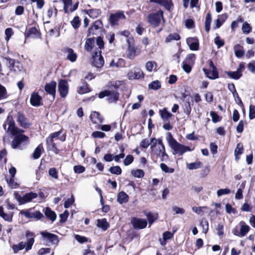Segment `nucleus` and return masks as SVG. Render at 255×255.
Here are the masks:
<instances>
[{
  "instance_id": "nucleus-1",
  "label": "nucleus",
  "mask_w": 255,
  "mask_h": 255,
  "mask_svg": "<svg viewBox=\"0 0 255 255\" xmlns=\"http://www.w3.org/2000/svg\"><path fill=\"white\" fill-rule=\"evenodd\" d=\"M6 132L10 136H13L11 143L13 149L22 150L29 143V137L23 134L24 130L16 125L12 117L8 116L3 125Z\"/></svg>"
},
{
  "instance_id": "nucleus-2",
  "label": "nucleus",
  "mask_w": 255,
  "mask_h": 255,
  "mask_svg": "<svg viewBox=\"0 0 255 255\" xmlns=\"http://www.w3.org/2000/svg\"><path fill=\"white\" fill-rule=\"evenodd\" d=\"M166 139L170 146L173 150L174 154H178L179 155H182L185 152L191 150L189 147L178 143L173 137L170 132L167 133Z\"/></svg>"
},
{
  "instance_id": "nucleus-3",
  "label": "nucleus",
  "mask_w": 255,
  "mask_h": 255,
  "mask_svg": "<svg viewBox=\"0 0 255 255\" xmlns=\"http://www.w3.org/2000/svg\"><path fill=\"white\" fill-rule=\"evenodd\" d=\"M25 235L27 238L26 242H21L12 246L14 253H17L23 249H25L26 251H28L32 248L34 242V235L32 233L27 231L26 232Z\"/></svg>"
},
{
  "instance_id": "nucleus-4",
  "label": "nucleus",
  "mask_w": 255,
  "mask_h": 255,
  "mask_svg": "<svg viewBox=\"0 0 255 255\" xmlns=\"http://www.w3.org/2000/svg\"><path fill=\"white\" fill-rule=\"evenodd\" d=\"M155 142L151 146V148L155 153L160 156L162 161L165 160L168 158V155L165 152V147L162 143V139L158 138L155 139Z\"/></svg>"
},
{
  "instance_id": "nucleus-5",
  "label": "nucleus",
  "mask_w": 255,
  "mask_h": 255,
  "mask_svg": "<svg viewBox=\"0 0 255 255\" xmlns=\"http://www.w3.org/2000/svg\"><path fill=\"white\" fill-rule=\"evenodd\" d=\"M161 19L164 21L163 12L162 11L151 13L147 16V21L150 23L151 26L153 27L159 26L161 23Z\"/></svg>"
},
{
  "instance_id": "nucleus-6",
  "label": "nucleus",
  "mask_w": 255,
  "mask_h": 255,
  "mask_svg": "<svg viewBox=\"0 0 255 255\" xmlns=\"http://www.w3.org/2000/svg\"><path fill=\"white\" fill-rule=\"evenodd\" d=\"M126 18L124 11L119 10L110 15L109 21L112 26L118 25L120 20L125 19Z\"/></svg>"
},
{
  "instance_id": "nucleus-7",
  "label": "nucleus",
  "mask_w": 255,
  "mask_h": 255,
  "mask_svg": "<svg viewBox=\"0 0 255 255\" xmlns=\"http://www.w3.org/2000/svg\"><path fill=\"white\" fill-rule=\"evenodd\" d=\"M98 95L100 99L108 97V100L110 103L117 101L119 98V94L117 92H111L109 91L101 92Z\"/></svg>"
},
{
  "instance_id": "nucleus-8",
  "label": "nucleus",
  "mask_w": 255,
  "mask_h": 255,
  "mask_svg": "<svg viewBox=\"0 0 255 255\" xmlns=\"http://www.w3.org/2000/svg\"><path fill=\"white\" fill-rule=\"evenodd\" d=\"M92 63L93 65L97 68H101L104 64V60L101 55V51H96L93 55Z\"/></svg>"
},
{
  "instance_id": "nucleus-9",
  "label": "nucleus",
  "mask_w": 255,
  "mask_h": 255,
  "mask_svg": "<svg viewBox=\"0 0 255 255\" xmlns=\"http://www.w3.org/2000/svg\"><path fill=\"white\" fill-rule=\"evenodd\" d=\"M240 231H239L237 229H234L233 231L234 235L240 237H243L245 236L249 232L250 227L247 225L245 222L241 221L240 223Z\"/></svg>"
},
{
  "instance_id": "nucleus-10",
  "label": "nucleus",
  "mask_w": 255,
  "mask_h": 255,
  "mask_svg": "<svg viewBox=\"0 0 255 255\" xmlns=\"http://www.w3.org/2000/svg\"><path fill=\"white\" fill-rule=\"evenodd\" d=\"M40 234L45 241L50 242L52 244H58L59 240L57 235L46 231L41 232Z\"/></svg>"
},
{
  "instance_id": "nucleus-11",
  "label": "nucleus",
  "mask_w": 255,
  "mask_h": 255,
  "mask_svg": "<svg viewBox=\"0 0 255 255\" xmlns=\"http://www.w3.org/2000/svg\"><path fill=\"white\" fill-rule=\"evenodd\" d=\"M16 121L18 123V125L23 128H28L30 126L29 120L25 117L24 115L21 112L17 113L16 115Z\"/></svg>"
},
{
  "instance_id": "nucleus-12",
  "label": "nucleus",
  "mask_w": 255,
  "mask_h": 255,
  "mask_svg": "<svg viewBox=\"0 0 255 255\" xmlns=\"http://www.w3.org/2000/svg\"><path fill=\"white\" fill-rule=\"evenodd\" d=\"M127 76L129 80L138 79L143 78L144 74L141 69L134 68L128 71Z\"/></svg>"
},
{
  "instance_id": "nucleus-13",
  "label": "nucleus",
  "mask_w": 255,
  "mask_h": 255,
  "mask_svg": "<svg viewBox=\"0 0 255 255\" xmlns=\"http://www.w3.org/2000/svg\"><path fill=\"white\" fill-rule=\"evenodd\" d=\"M68 85L67 81L65 80H60L58 82V91L60 96L65 98L68 93Z\"/></svg>"
},
{
  "instance_id": "nucleus-14",
  "label": "nucleus",
  "mask_w": 255,
  "mask_h": 255,
  "mask_svg": "<svg viewBox=\"0 0 255 255\" xmlns=\"http://www.w3.org/2000/svg\"><path fill=\"white\" fill-rule=\"evenodd\" d=\"M131 223L134 229H142L147 226V221L145 219L135 217L132 218Z\"/></svg>"
},
{
  "instance_id": "nucleus-15",
  "label": "nucleus",
  "mask_w": 255,
  "mask_h": 255,
  "mask_svg": "<svg viewBox=\"0 0 255 255\" xmlns=\"http://www.w3.org/2000/svg\"><path fill=\"white\" fill-rule=\"evenodd\" d=\"M20 213L27 218H34L36 220H40L43 217V214L38 211L31 213L30 212V210H26L21 211Z\"/></svg>"
},
{
  "instance_id": "nucleus-16",
  "label": "nucleus",
  "mask_w": 255,
  "mask_h": 255,
  "mask_svg": "<svg viewBox=\"0 0 255 255\" xmlns=\"http://www.w3.org/2000/svg\"><path fill=\"white\" fill-rule=\"evenodd\" d=\"M56 82L51 81L45 85L44 89L46 93L52 96L53 99H54L56 93Z\"/></svg>"
},
{
  "instance_id": "nucleus-17",
  "label": "nucleus",
  "mask_w": 255,
  "mask_h": 255,
  "mask_svg": "<svg viewBox=\"0 0 255 255\" xmlns=\"http://www.w3.org/2000/svg\"><path fill=\"white\" fill-rule=\"evenodd\" d=\"M61 133V130L55 132L54 133H51L47 138H46V143L49 147H50L53 149H56L55 144L53 142V139L55 138L58 137L60 133Z\"/></svg>"
},
{
  "instance_id": "nucleus-18",
  "label": "nucleus",
  "mask_w": 255,
  "mask_h": 255,
  "mask_svg": "<svg viewBox=\"0 0 255 255\" xmlns=\"http://www.w3.org/2000/svg\"><path fill=\"white\" fill-rule=\"evenodd\" d=\"M42 98L38 93L33 92L32 93L30 98V103L31 105L34 107H38L41 105Z\"/></svg>"
},
{
  "instance_id": "nucleus-19",
  "label": "nucleus",
  "mask_w": 255,
  "mask_h": 255,
  "mask_svg": "<svg viewBox=\"0 0 255 255\" xmlns=\"http://www.w3.org/2000/svg\"><path fill=\"white\" fill-rule=\"evenodd\" d=\"M186 43L191 50H198L199 49L198 39L196 37H189L186 39Z\"/></svg>"
},
{
  "instance_id": "nucleus-20",
  "label": "nucleus",
  "mask_w": 255,
  "mask_h": 255,
  "mask_svg": "<svg viewBox=\"0 0 255 255\" xmlns=\"http://www.w3.org/2000/svg\"><path fill=\"white\" fill-rule=\"evenodd\" d=\"M140 52L139 49L131 46L129 44L127 56L128 59L132 60L135 56L139 54Z\"/></svg>"
},
{
  "instance_id": "nucleus-21",
  "label": "nucleus",
  "mask_w": 255,
  "mask_h": 255,
  "mask_svg": "<svg viewBox=\"0 0 255 255\" xmlns=\"http://www.w3.org/2000/svg\"><path fill=\"white\" fill-rule=\"evenodd\" d=\"M64 53L66 54L67 59L72 62L76 61L77 55L74 50L70 48H66L64 49Z\"/></svg>"
},
{
  "instance_id": "nucleus-22",
  "label": "nucleus",
  "mask_w": 255,
  "mask_h": 255,
  "mask_svg": "<svg viewBox=\"0 0 255 255\" xmlns=\"http://www.w3.org/2000/svg\"><path fill=\"white\" fill-rule=\"evenodd\" d=\"M37 194L35 193L30 192L26 193L21 199L20 204H24L27 202L31 201L33 199L37 198Z\"/></svg>"
},
{
  "instance_id": "nucleus-23",
  "label": "nucleus",
  "mask_w": 255,
  "mask_h": 255,
  "mask_svg": "<svg viewBox=\"0 0 255 255\" xmlns=\"http://www.w3.org/2000/svg\"><path fill=\"white\" fill-rule=\"evenodd\" d=\"M129 197L124 191H121L119 193L117 196V201L120 204L126 203L128 202Z\"/></svg>"
},
{
  "instance_id": "nucleus-24",
  "label": "nucleus",
  "mask_w": 255,
  "mask_h": 255,
  "mask_svg": "<svg viewBox=\"0 0 255 255\" xmlns=\"http://www.w3.org/2000/svg\"><path fill=\"white\" fill-rule=\"evenodd\" d=\"M150 2L163 5L167 9H170L172 6L171 0H150Z\"/></svg>"
},
{
  "instance_id": "nucleus-25",
  "label": "nucleus",
  "mask_w": 255,
  "mask_h": 255,
  "mask_svg": "<svg viewBox=\"0 0 255 255\" xmlns=\"http://www.w3.org/2000/svg\"><path fill=\"white\" fill-rule=\"evenodd\" d=\"M159 113L162 120L164 122H168L169 119L172 116V115L168 112L166 108L160 110Z\"/></svg>"
},
{
  "instance_id": "nucleus-26",
  "label": "nucleus",
  "mask_w": 255,
  "mask_h": 255,
  "mask_svg": "<svg viewBox=\"0 0 255 255\" xmlns=\"http://www.w3.org/2000/svg\"><path fill=\"white\" fill-rule=\"evenodd\" d=\"M102 26V22L101 21L98 20L95 21L89 29V32L93 34H96V31Z\"/></svg>"
},
{
  "instance_id": "nucleus-27",
  "label": "nucleus",
  "mask_w": 255,
  "mask_h": 255,
  "mask_svg": "<svg viewBox=\"0 0 255 255\" xmlns=\"http://www.w3.org/2000/svg\"><path fill=\"white\" fill-rule=\"evenodd\" d=\"M235 55L238 58H241L245 54L243 47L239 44H236L234 46Z\"/></svg>"
},
{
  "instance_id": "nucleus-28",
  "label": "nucleus",
  "mask_w": 255,
  "mask_h": 255,
  "mask_svg": "<svg viewBox=\"0 0 255 255\" xmlns=\"http://www.w3.org/2000/svg\"><path fill=\"white\" fill-rule=\"evenodd\" d=\"M203 71L207 77L211 79H215L218 78V74L216 69L208 70L203 69Z\"/></svg>"
},
{
  "instance_id": "nucleus-29",
  "label": "nucleus",
  "mask_w": 255,
  "mask_h": 255,
  "mask_svg": "<svg viewBox=\"0 0 255 255\" xmlns=\"http://www.w3.org/2000/svg\"><path fill=\"white\" fill-rule=\"evenodd\" d=\"M45 216L50 219L52 222H54L56 218V214L54 211H52L49 208H46L44 212Z\"/></svg>"
},
{
  "instance_id": "nucleus-30",
  "label": "nucleus",
  "mask_w": 255,
  "mask_h": 255,
  "mask_svg": "<svg viewBox=\"0 0 255 255\" xmlns=\"http://www.w3.org/2000/svg\"><path fill=\"white\" fill-rule=\"evenodd\" d=\"M97 226L103 231H106L109 227V224L106 219H99L97 221Z\"/></svg>"
},
{
  "instance_id": "nucleus-31",
  "label": "nucleus",
  "mask_w": 255,
  "mask_h": 255,
  "mask_svg": "<svg viewBox=\"0 0 255 255\" xmlns=\"http://www.w3.org/2000/svg\"><path fill=\"white\" fill-rule=\"evenodd\" d=\"M95 44V40L94 38H88L85 42V48L88 51H90L93 48Z\"/></svg>"
},
{
  "instance_id": "nucleus-32",
  "label": "nucleus",
  "mask_w": 255,
  "mask_h": 255,
  "mask_svg": "<svg viewBox=\"0 0 255 255\" xmlns=\"http://www.w3.org/2000/svg\"><path fill=\"white\" fill-rule=\"evenodd\" d=\"M202 165L203 164L201 162L197 161L187 164V167L190 170H194L202 167Z\"/></svg>"
},
{
  "instance_id": "nucleus-33",
  "label": "nucleus",
  "mask_w": 255,
  "mask_h": 255,
  "mask_svg": "<svg viewBox=\"0 0 255 255\" xmlns=\"http://www.w3.org/2000/svg\"><path fill=\"white\" fill-rule=\"evenodd\" d=\"M157 67L156 63L154 61H149L146 62L145 68L147 71L151 72L155 70Z\"/></svg>"
},
{
  "instance_id": "nucleus-34",
  "label": "nucleus",
  "mask_w": 255,
  "mask_h": 255,
  "mask_svg": "<svg viewBox=\"0 0 255 255\" xmlns=\"http://www.w3.org/2000/svg\"><path fill=\"white\" fill-rule=\"evenodd\" d=\"M161 88V83L158 80H155L148 85V88L154 90H157Z\"/></svg>"
},
{
  "instance_id": "nucleus-35",
  "label": "nucleus",
  "mask_w": 255,
  "mask_h": 255,
  "mask_svg": "<svg viewBox=\"0 0 255 255\" xmlns=\"http://www.w3.org/2000/svg\"><path fill=\"white\" fill-rule=\"evenodd\" d=\"M43 150V146L41 144L39 145L34 150L32 155L34 159H38L41 154V151Z\"/></svg>"
},
{
  "instance_id": "nucleus-36",
  "label": "nucleus",
  "mask_w": 255,
  "mask_h": 255,
  "mask_svg": "<svg viewBox=\"0 0 255 255\" xmlns=\"http://www.w3.org/2000/svg\"><path fill=\"white\" fill-rule=\"evenodd\" d=\"M90 91V89L88 86L87 83H84L83 85L80 86L78 90V92L80 94H84L88 93Z\"/></svg>"
},
{
  "instance_id": "nucleus-37",
  "label": "nucleus",
  "mask_w": 255,
  "mask_h": 255,
  "mask_svg": "<svg viewBox=\"0 0 255 255\" xmlns=\"http://www.w3.org/2000/svg\"><path fill=\"white\" fill-rule=\"evenodd\" d=\"M226 74L229 77L236 80L239 79L242 76V74L237 70L234 72H227Z\"/></svg>"
},
{
  "instance_id": "nucleus-38",
  "label": "nucleus",
  "mask_w": 255,
  "mask_h": 255,
  "mask_svg": "<svg viewBox=\"0 0 255 255\" xmlns=\"http://www.w3.org/2000/svg\"><path fill=\"white\" fill-rule=\"evenodd\" d=\"M155 138H152L150 139L149 141L147 139H143L140 142V146L143 148H146L150 143H154L153 141L155 140Z\"/></svg>"
},
{
  "instance_id": "nucleus-39",
  "label": "nucleus",
  "mask_w": 255,
  "mask_h": 255,
  "mask_svg": "<svg viewBox=\"0 0 255 255\" xmlns=\"http://www.w3.org/2000/svg\"><path fill=\"white\" fill-rule=\"evenodd\" d=\"M71 24L74 29H76L78 28L81 25V21L79 16H75L74 18L71 20Z\"/></svg>"
},
{
  "instance_id": "nucleus-40",
  "label": "nucleus",
  "mask_w": 255,
  "mask_h": 255,
  "mask_svg": "<svg viewBox=\"0 0 255 255\" xmlns=\"http://www.w3.org/2000/svg\"><path fill=\"white\" fill-rule=\"evenodd\" d=\"M8 95L5 88L0 84V101L6 99Z\"/></svg>"
},
{
  "instance_id": "nucleus-41",
  "label": "nucleus",
  "mask_w": 255,
  "mask_h": 255,
  "mask_svg": "<svg viewBox=\"0 0 255 255\" xmlns=\"http://www.w3.org/2000/svg\"><path fill=\"white\" fill-rule=\"evenodd\" d=\"M4 60L6 61V63H7L9 70L11 71L14 67L15 64H16V62H15L14 59L10 58H4Z\"/></svg>"
},
{
  "instance_id": "nucleus-42",
  "label": "nucleus",
  "mask_w": 255,
  "mask_h": 255,
  "mask_svg": "<svg viewBox=\"0 0 255 255\" xmlns=\"http://www.w3.org/2000/svg\"><path fill=\"white\" fill-rule=\"evenodd\" d=\"M4 60L6 61V63H7L9 70L11 71L14 67L15 64H16V62H15L14 59L10 58H4Z\"/></svg>"
},
{
  "instance_id": "nucleus-43",
  "label": "nucleus",
  "mask_w": 255,
  "mask_h": 255,
  "mask_svg": "<svg viewBox=\"0 0 255 255\" xmlns=\"http://www.w3.org/2000/svg\"><path fill=\"white\" fill-rule=\"evenodd\" d=\"M109 171L114 174L120 175L122 173V169L119 166H112L110 168Z\"/></svg>"
},
{
  "instance_id": "nucleus-44",
  "label": "nucleus",
  "mask_w": 255,
  "mask_h": 255,
  "mask_svg": "<svg viewBox=\"0 0 255 255\" xmlns=\"http://www.w3.org/2000/svg\"><path fill=\"white\" fill-rule=\"evenodd\" d=\"M211 22V15L210 13H208L206 15V20L205 22V30L207 32L210 30V25Z\"/></svg>"
},
{
  "instance_id": "nucleus-45",
  "label": "nucleus",
  "mask_w": 255,
  "mask_h": 255,
  "mask_svg": "<svg viewBox=\"0 0 255 255\" xmlns=\"http://www.w3.org/2000/svg\"><path fill=\"white\" fill-rule=\"evenodd\" d=\"M39 35V32L35 27L30 28L28 32V36L31 37H36Z\"/></svg>"
},
{
  "instance_id": "nucleus-46",
  "label": "nucleus",
  "mask_w": 255,
  "mask_h": 255,
  "mask_svg": "<svg viewBox=\"0 0 255 255\" xmlns=\"http://www.w3.org/2000/svg\"><path fill=\"white\" fill-rule=\"evenodd\" d=\"M120 150H121V153H120L119 154L114 156V158H113L114 160L117 162H118L121 159L123 158L125 156V154L124 153V150H125L124 147L123 146H121L120 147Z\"/></svg>"
},
{
  "instance_id": "nucleus-47",
  "label": "nucleus",
  "mask_w": 255,
  "mask_h": 255,
  "mask_svg": "<svg viewBox=\"0 0 255 255\" xmlns=\"http://www.w3.org/2000/svg\"><path fill=\"white\" fill-rule=\"evenodd\" d=\"M180 38V36L179 34L177 33H174L172 34H170L168 35L165 39V41L166 42H170L171 40H178Z\"/></svg>"
},
{
  "instance_id": "nucleus-48",
  "label": "nucleus",
  "mask_w": 255,
  "mask_h": 255,
  "mask_svg": "<svg viewBox=\"0 0 255 255\" xmlns=\"http://www.w3.org/2000/svg\"><path fill=\"white\" fill-rule=\"evenodd\" d=\"M193 64H190L189 63L183 61L182 63V68L183 70L187 73H189L191 72Z\"/></svg>"
},
{
  "instance_id": "nucleus-49",
  "label": "nucleus",
  "mask_w": 255,
  "mask_h": 255,
  "mask_svg": "<svg viewBox=\"0 0 255 255\" xmlns=\"http://www.w3.org/2000/svg\"><path fill=\"white\" fill-rule=\"evenodd\" d=\"M242 30L244 33L248 34L252 31V27L248 23L245 22L243 24Z\"/></svg>"
},
{
  "instance_id": "nucleus-50",
  "label": "nucleus",
  "mask_w": 255,
  "mask_h": 255,
  "mask_svg": "<svg viewBox=\"0 0 255 255\" xmlns=\"http://www.w3.org/2000/svg\"><path fill=\"white\" fill-rule=\"evenodd\" d=\"M49 174L53 178L57 179L58 178V172L55 168H51L48 171Z\"/></svg>"
},
{
  "instance_id": "nucleus-51",
  "label": "nucleus",
  "mask_w": 255,
  "mask_h": 255,
  "mask_svg": "<svg viewBox=\"0 0 255 255\" xmlns=\"http://www.w3.org/2000/svg\"><path fill=\"white\" fill-rule=\"evenodd\" d=\"M100 115L96 112H94L91 115V119L92 122L94 123H97L98 122H101L100 119L99 118Z\"/></svg>"
},
{
  "instance_id": "nucleus-52",
  "label": "nucleus",
  "mask_w": 255,
  "mask_h": 255,
  "mask_svg": "<svg viewBox=\"0 0 255 255\" xmlns=\"http://www.w3.org/2000/svg\"><path fill=\"white\" fill-rule=\"evenodd\" d=\"M195 60V55L194 54H189L187 55L184 62L194 65Z\"/></svg>"
},
{
  "instance_id": "nucleus-53",
  "label": "nucleus",
  "mask_w": 255,
  "mask_h": 255,
  "mask_svg": "<svg viewBox=\"0 0 255 255\" xmlns=\"http://www.w3.org/2000/svg\"><path fill=\"white\" fill-rule=\"evenodd\" d=\"M241 186H242V187L239 188L236 193L235 199L237 200H240L243 198V191L245 186L242 184Z\"/></svg>"
},
{
  "instance_id": "nucleus-54",
  "label": "nucleus",
  "mask_w": 255,
  "mask_h": 255,
  "mask_svg": "<svg viewBox=\"0 0 255 255\" xmlns=\"http://www.w3.org/2000/svg\"><path fill=\"white\" fill-rule=\"evenodd\" d=\"M133 176L137 178H141L144 176V173L141 169H137L131 171Z\"/></svg>"
},
{
  "instance_id": "nucleus-55",
  "label": "nucleus",
  "mask_w": 255,
  "mask_h": 255,
  "mask_svg": "<svg viewBox=\"0 0 255 255\" xmlns=\"http://www.w3.org/2000/svg\"><path fill=\"white\" fill-rule=\"evenodd\" d=\"M23 70V66L22 65L19 63V62H16V64L14 66V67L13 68V69L11 70V71H13L15 72V73H18L19 72H20Z\"/></svg>"
},
{
  "instance_id": "nucleus-56",
  "label": "nucleus",
  "mask_w": 255,
  "mask_h": 255,
  "mask_svg": "<svg viewBox=\"0 0 255 255\" xmlns=\"http://www.w3.org/2000/svg\"><path fill=\"white\" fill-rule=\"evenodd\" d=\"M231 193V190L229 188L220 189L217 190V194L218 197L224 195L229 194Z\"/></svg>"
},
{
  "instance_id": "nucleus-57",
  "label": "nucleus",
  "mask_w": 255,
  "mask_h": 255,
  "mask_svg": "<svg viewBox=\"0 0 255 255\" xmlns=\"http://www.w3.org/2000/svg\"><path fill=\"white\" fill-rule=\"evenodd\" d=\"M64 3V9L66 13L69 12V7L72 5V0H61Z\"/></svg>"
},
{
  "instance_id": "nucleus-58",
  "label": "nucleus",
  "mask_w": 255,
  "mask_h": 255,
  "mask_svg": "<svg viewBox=\"0 0 255 255\" xmlns=\"http://www.w3.org/2000/svg\"><path fill=\"white\" fill-rule=\"evenodd\" d=\"M243 145L241 143L237 144V147L235 150V154L236 156L240 155L243 153Z\"/></svg>"
},
{
  "instance_id": "nucleus-59",
  "label": "nucleus",
  "mask_w": 255,
  "mask_h": 255,
  "mask_svg": "<svg viewBox=\"0 0 255 255\" xmlns=\"http://www.w3.org/2000/svg\"><path fill=\"white\" fill-rule=\"evenodd\" d=\"M99 14L100 10L97 9H91L88 12L89 15L93 18L97 17Z\"/></svg>"
},
{
  "instance_id": "nucleus-60",
  "label": "nucleus",
  "mask_w": 255,
  "mask_h": 255,
  "mask_svg": "<svg viewBox=\"0 0 255 255\" xmlns=\"http://www.w3.org/2000/svg\"><path fill=\"white\" fill-rule=\"evenodd\" d=\"M145 216L147 218V220L150 224H152V223L156 219L157 217L153 215L152 213H145Z\"/></svg>"
},
{
  "instance_id": "nucleus-61",
  "label": "nucleus",
  "mask_w": 255,
  "mask_h": 255,
  "mask_svg": "<svg viewBox=\"0 0 255 255\" xmlns=\"http://www.w3.org/2000/svg\"><path fill=\"white\" fill-rule=\"evenodd\" d=\"M133 161V157L131 155H128L124 160V164L125 166H128L131 164Z\"/></svg>"
},
{
  "instance_id": "nucleus-62",
  "label": "nucleus",
  "mask_w": 255,
  "mask_h": 255,
  "mask_svg": "<svg viewBox=\"0 0 255 255\" xmlns=\"http://www.w3.org/2000/svg\"><path fill=\"white\" fill-rule=\"evenodd\" d=\"M74 171L76 173H82L85 170V168L82 165H76L74 166Z\"/></svg>"
},
{
  "instance_id": "nucleus-63",
  "label": "nucleus",
  "mask_w": 255,
  "mask_h": 255,
  "mask_svg": "<svg viewBox=\"0 0 255 255\" xmlns=\"http://www.w3.org/2000/svg\"><path fill=\"white\" fill-rule=\"evenodd\" d=\"M160 166L162 171H163L165 172L172 173L174 171V169L173 168H169L164 163H161Z\"/></svg>"
},
{
  "instance_id": "nucleus-64",
  "label": "nucleus",
  "mask_w": 255,
  "mask_h": 255,
  "mask_svg": "<svg viewBox=\"0 0 255 255\" xmlns=\"http://www.w3.org/2000/svg\"><path fill=\"white\" fill-rule=\"evenodd\" d=\"M249 118L250 119H253L255 118V106H250L249 110Z\"/></svg>"
}]
</instances>
